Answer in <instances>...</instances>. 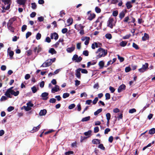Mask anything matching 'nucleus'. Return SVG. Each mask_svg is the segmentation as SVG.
I'll use <instances>...</instances> for the list:
<instances>
[{
  "label": "nucleus",
  "mask_w": 155,
  "mask_h": 155,
  "mask_svg": "<svg viewBox=\"0 0 155 155\" xmlns=\"http://www.w3.org/2000/svg\"><path fill=\"white\" fill-rule=\"evenodd\" d=\"M13 88V87H11L8 89L5 94V95L10 98H12V96L11 95H13L15 96H18L19 93V91H17L15 92L12 89Z\"/></svg>",
  "instance_id": "nucleus-1"
},
{
  "label": "nucleus",
  "mask_w": 155,
  "mask_h": 155,
  "mask_svg": "<svg viewBox=\"0 0 155 155\" xmlns=\"http://www.w3.org/2000/svg\"><path fill=\"white\" fill-rule=\"evenodd\" d=\"M96 53L98 54L96 56V58L98 59L106 55L107 53V50H105L101 48H100L96 52Z\"/></svg>",
  "instance_id": "nucleus-2"
},
{
  "label": "nucleus",
  "mask_w": 155,
  "mask_h": 155,
  "mask_svg": "<svg viewBox=\"0 0 155 155\" xmlns=\"http://www.w3.org/2000/svg\"><path fill=\"white\" fill-rule=\"evenodd\" d=\"M114 21L113 18H110L107 22V26L112 29L113 27L115 26L116 22L114 23Z\"/></svg>",
  "instance_id": "nucleus-3"
},
{
  "label": "nucleus",
  "mask_w": 155,
  "mask_h": 155,
  "mask_svg": "<svg viewBox=\"0 0 155 155\" xmlns=\"http://www.w3.org/2000/svg\"><path fill=\"white\" fill-rule=\"evenodd\" d=\"M72 60L73 61H75L76 62H80L82 60V58L81 56L78 57V55L74 54L72 58Z\"/></svg>",
  "instance_id": "nucleus-4"
},
{
  "label": "nucleus",
  "mask_w": 155,
  "mask_h": 155,
  "mask_svg": "<svg viewBox=\"0 0 155 155\" xmlns=\"http://www.w3.org/2000/svg\"><path fill=\"white\" fill-rule=\"evenodd\" d=\"M48 93L47 92H45L43 93L41 95V97L42 98V99L44 100H46L48 98Z\"/></svg>",
  "instance_id": "nucleus-5"
},
{
  "label": "nucleus",
  "mask_w": 155,
  "mask_h": 155,
  "mask_svg": "<svg viewBox=\"0 0 155 155\" xmlns=\"http://www.w3.org/2000/svg\"><path fill=\"white\" fill-rule=\"evenodd\" d=\"M84 26H82L81 24L79 25L76 24L74 25L75 28L78 31L81 29H84Z\"/></svg>",
  "instance_id": "nucleus-6"
},
{
  "label": "nucleus",
  "mask_w": 155,
  "mask_h": 155,
  "mask_svg": "<svg viewBox=\"0 0 155 155\" xmlns=\"http://www.w3.org/2000/svg\"><path fill=\"white\" fill-rule=\"evenodd\" d=\"M126 88V86L125 85L122 84L118 88V92L120 93L123 90H124Z\"/></svg>",
  "instance_id": "nucleus-7"
},
{
  "label": "nucleus",
  "mask_w": 155,
  "mask_h": 155,
  "mask_svg": "<svg viewBox=\"0 0 155 155\" xmlns=\"http://www.w3.org/2000/svg\"><path fill=\"white\" fill-rule=\"evenodd\" d=\"M127 10L126 9H125L124 10H123L122 12L120 13L119 15V18L120 19H121L123 18L125 16V14L127 12Z\"/></svg>",
  "instance_id": "nucleus-8"
},
{
  "label": "nucleus",
  "mask_w": 155,
  "mask_h": 155,
  "mask_svg": "<svg viewBox=\"0 0 155 155\" xmlns=\"http://www.w3.org/2000/svg\"><path fill=\"white\" fill-rule=\"evenodd\" d=\"M42 50V48L39 46H38V47H36L34 48V51L35 53L37 52V54H38Z\"/></svg>",
  "instance_id": "nucleus-9"
},
{
  "label": "nucleus",
  "mask_w": 155,
  "mask_h": 155,
  "mask_svg": "<svg viewBox=\"0 0 155 155\" xmlns=\"http://www.w3.org/2000/svg\"><path fill=\"white\" fill-rule=\"evenodd\" d=\"M53 36H54V39L55 40L58 39V34L56 32L51 34V39H53L54 38Z\"/></svg>",
  "instance_id": "nucleus-10"
},
{
  "label": "nucleus",
  "mask_w": 155,
  "mask_h": 155,
  "mask_svg": "<svg viewBox=\"0 0 155 155\" xmlns=\"http://www.w3.org/2000/svg\"><path fill=\"white\" fill-rule=\"evenodd\" d=\"M16 20V18L15 17H13L9 20L8 22L7 23L8 25H12L13 22Z\"/></svg>",
  "instance_id": "nucleus-11"
},
{
  "label": "nucleus",
  "mask_w": 155,
  "mask_h": 155,
  "mask_svg": "<svg viewBox=\"0 0 155 155\" xmlns=\"http://www.w3.org/2000/svg\"><path fill=\"white\" fill-rule=\"evenodd\" d=\"M59 86L58 85H55L54 88H53L51 89V92L54 93L56 92H57L58 91L60 90Z\"/></svg>",
  "instance_id": "nucleus-12"
},
{
  "label": "nucleus",
  "mask_w": 155,
  "mask_h": 155,
  "mask_svg": "<svg viewBox=\"0 0 155 155\" xmlns=\"http://www.w3.org/2000/svg\"><path fill=\"white\" fill-rule=\"evenodd\" d=\"M80 71V68H79L76 70L75 75L76 77L78 78H81Z\"/></svg>",
  "instance_id": "nucleus-13"
},
{
  "label": "nucleus",
  "mask_w": 155,
  "mask_h": 155,
  "mask_svg": "<svg viewBox=\"0 0 155 155\" xmlns=\"http://www.w3.org/2000/svg\"><path fill=\"white\" fill-rule=\"evenodd\" d=\"M96 15L94 13H90L88 16L87 19L90 21H91L95 18Z\"/></svg>",
  "instance_id": "nucleus-14"
},
{
  "label": "nucleus",
  "mask_w": 155,
  "mask_h": 155,
  "mask_svg": "<svg viewBox=\"0 0 155 155\" xmlns=\"http://www.w3.org/2000/svg\"><path fill=\"white\" fill-rule=\"evenodd\" d=\"M149 38V35L146 33L144 34V36L142 37V39L143 41H146L147 40H148Z\"/></svg>",
  "instance_id": "nucleus-15"
},
{
  "label": "nucleus",
  "mask_w": 155,
  "mask_h": 155,
  "mask_svg": "<svg viewBox=\"0 0 155 155\" xmlns=\"http://www.w3.org/2000/svg\"><path fill=\"white\" fill-rule=\"evenodd\" d=\"M75 49V46H73L71 47L67 48L66 49V51L68 52L71 53L73 52Z\"/></svg>",
  "instance_id": "nucleus-16"
},
{
  "label": "nucleus",
  "mask_w": 155,
  "mask_h": 155,
  "mask_svg": "<svg viewBox=\"0 0 155 155\" xmlns=\"http://www.w3.org/2000/svg\"><path fill=\"white\" fill-rule=\"evenodd\" d=\"M92 142L94 144H99L101 143V140L97 139H94L92 140Z\"/></svg>",
  "instance_id": "nucleus-17"
},
{
  "label": "nucleus",
  "mask_w": 155,
  "mask_h": 155,
  "mask_svg": "<svg viewBox=\"0 0 155 155\" xmlns=\"http://www.w3.org/2000/svg\"><path fill=\"white\" fill-rule=\"evenodd\" d=\"M47 113V110L45 109H43L40 110L39 113V115L40 116L45 115Z\"/></svg>",
  "instance_id": "nucleus-18"
},
{
  "label": "nucleus",
  "mask_w": 155,
  "mask_h": 155,
  "mask_svg": "<svg viewBox=\"0 0 155 155\" xmlns=\"http://www.w3.org/2000/svg\"><path fill=\"white\" fill-rule=\"evenodd\" d=\"M26 1V0H17V3L20 5H24Z\"/></svg>",
  "instance_id": "nucleus-19"
},
{
  "label": "nucleus",
  "mask_w": 155,
  "mask_h": 155,
  "mask_svg": "<svg viewBox=\"0 0 155 155\" xmlns=\"http://www.w3.org/2000/svg\"><path fill=\"white\" fill-rule=\"evenodd\" d=\"M7 28L9 30L13 33L14 32L15 28L14 27L12 26V25H7Z\"/></svg>",
  "instance_id": "nucleus-20"
},
{
  "label": "nucleus",
  "mask_w": 155,
  "mask_h": 155,
  "mask_svg": "<svg viewBox=\"0 0 155 155\" xmlns=\"http://www.w3.org/2000/svg\"><path fill=\"white\" fill-rule=\"evenodd\" d=\"M1 1L5 5H9V4L11 5L12 3L11 0H1Z\"/></svg>",
  "instance_id": "nucleus-21"
},
{
  "label": "nucleus",
  "mask_w": 155,
  "mask_h": 155,
  "mask_svg": "<svg viewBox=\"0 0 155 155\" xmlns=\"http://www.w3.org/2000/svg\"><path fill=\"white\" fill-rule=\"evenodd\" d=\"M104 63L103 61H100L98 65L100 67V69H102L104 67Z\"/></svg>",
  "instance_id": "nucleus-22"
},
{
  "label": "nucleus",
  "mask_w": 155,
  "mask_h": 155,
  "mask_svg": "<svg viewBox=\"0 0 155 155\" xmlns=\"http://www.w3.org/2000/svg\"><path fill=\"white\" fill-rule=\"evenodd\" d=\"M126 5L128 9L130 8L133 6L132 5H131V2L130 1H128L127 2L126 4Z\"/></svg>",
  "instance_id": "nucleus-23"
},
{
  "label": "nucleus",
  "mask_w": 155,
  "mask_h": 155,
  "mask_svg": "<svg viewBox=\"0 0 155 155\" xmlns=\"http://www.w3.org/2000/svg\"><path fill=\"white\" fill-rule=\"evenodd\" d=\"M48 52L51 53L52 54H56L57 53L56 51L54 48H51L48 51Z\"/></svg>",
  "instance_id": "nucleus-24"
},
{
  "label": "nucleus",
  "mask_w": 155,
  "mask_h": 155,
  "mask_svg": "<svg viewBox=\"0 0 155 155\" xmlns=\"http://www.w3.org/2000/svg\"><path fill=\"white\" fill-rule=\"evenodd\" d=\"M127 43V41H122L120 43V45L123 47L126 46Z\"/></svg>",
  "instance_id": "nucleus-25"
},
{
  "label": "nucleus",
  "mask_w": 155,
  "mask_h": 155,
  "mask_svg": "<svg viewBox=\"0 0 155 155\" xmlns=\"http://www.w3.org/2000/svg\"><path fill=\"white\" fill-rule=\"evenodd\" d=\"M90 118H91V117L89 116L87 117H85L83 118L82 119L81 121L82 122H85V121H88L90 120Z\"/></svg>",
  "instance_id": "nucleus-26"
},
{
  "label": "nucleus",
  "mask_w": 155,
  "mask_h": 155,
  "mask_svg": "<svg viewBox=\"0 0 155 155\" xmlns=\"http://www.w3.org/2000/svg\"><path fill=\"white\" fill-rule=\"evenodd\" d=\"M155 133V128H153L149 131V134H153Z\"/></svg>",
  "instance_id": "nucleus-27"
},
{
  "label": "nucleus",
  "mask_w": 155,
  "mask_h": 155,
  "mask_svg": "<svg viewBox=\"0 0 155 155\" xmlns=\"http://www.w3.org/2000/svg\"><path fill=\"white\" fill-rule=\"evenodd\" d=\"M103 109L101 108L98 109L96 111L94 112V114L95 116L97 115L100 113L102 110Z\"/></svg>",
  "instance_id": "nucleus-28"
},
{
  "label": "nucleus",
  "mask_w": 155,
  "mask_h": 155,
  "mask_svg": "<svg viewBox=\"0 0 155 155\" xmlns=\"http://www.w3.org/2000/svg\"><path fill=\"white\" fill-rule=\"evenodd\" d=\"M98 147L102 150H105V147H104L103 144L102 143H100L98 146Z\"/></svg>",
  "instance_id": "nucleus-29"
},
{
  "label": "nucleus",
  "mask_w": 155,
  "mask_h": 155,
  "mask_svg": "<svg viewBox=\"0 0 155 155\" xmlns=\"http://www.w3.org/2000/svg\"><path fill=\"white\" fill-rule=\"evenodd\" d=\"M148 63H146L144 64H143L142 68L146 71V69L148 68Z\"/></svg>",
  "instance_id": "nucleus-30"
},
{
  "label": "nucleus",
  "mask_w": 155,
  "mask_h": 155,
  "mask_svg": "<svg viewBox=\"0 0 155 155\" xmlns=\"http://www.w3.org/2000/svg\"><path fill=\"white\" fill-rule=\"evenodd\" d=\"M23 108H24L25 109V111H29L30 110H31V107H30L28 106L26 107L25 106H23V107L21 108V109H22Z\"/></svg>",
  "instance_id": "nucleus-31"
},
{
  "label": "nucleus",
  "mask_w": 155,
  "mask_h": 155,
  "mask_svg": "<svg viewBox=\"0 0 155 155\" xmlns=\"http://www.w3.org/2000/svg\"><path fill=\"white\" fill-rule=\"evenodd\" d=\"M10 5H8L6 7L5 5L3 6L2 7V9L4 10H7L10 8Z\"/></svg>",
  "instance_id": "nucleus-32"
},
{
  "label": "nucleus",
  "mask_w": 155,
  "mask_h": 155,
  "mask_svg": "<svg viewBox=\"0 0 155 155\" xmlns=\"http://www.w3.org/2000/svg\"><path fill=\"white\" fill-rule=\"evenodd\" d=\"M73 20L72 18H69L67 20V22L69 24V25H71L73 23Z\"/></svg>",
  "instance_id": "nucleus-33"
},
{
  "label": "nucleus",
  "mask_w": 155,
  "mask_h": 155,
  "mask_svg": "<svg viewBox=\"0 0 155 155\" xmlns=\"http://www.w3.org/2000/svg\"><path fill=\"white\" fill-rule=\"evenodd\" d=\"M8 98V97H7L6 96H3L1 97L0 99V101H5L7 100Z\"/></svg>",
  "instance_id": "nucleus-34"
},
{
  "label": "nucleus",
  "mask_w": 155,
  "mask_h": 155,
  "mask_svg": "<svg viewBox=\"0 0 155 155\" xmlns=\"http://www.w3.org/2000/svg\"><path fill=\"white\" fill-rule=\"evenodd\" d=\"M117 56L120 62H121L124 61V59L123 57H120L119 54L117 55Z\"/></svg>",
  "instance_id": "nucleus-35"
},
{
  "label": "nucleus",
  "mask_w": 155,
  "mask_h": 155,
  "mask_svg": "<svg viewBox=\"0 0 155 155\" xmlns=\"http://www.w3.org/2000/svg\"><path fill=\"white\" fill-rule=\"evenodd\" d=\"M27 55L28 56L31 55L32 54V50L31 49H29L26 52Z\"/></svg>",
  "instance_id": "nucleus-36"
},
{
  "label": "nucleus",
  "mask_w": 155,
  "mask_h": 155,
  "mask_svg": "<svg viewBox=\"0 0 155 155\" xmlns=\"http://www.w3.org/2000/svg\"><path fill=\"white\" fill-rule=\"evenodd\" d=\"M133 47L135 48L136 50H138L139 48L138 46L135 43H133L132 45Z\"/></svg>",
  "instance_id": "nucleus-37"
},
{
  "label": "nucleus",
  "mask_w": 155,
  "mask_h": 155,
  "mask_svg": "<svg viewBox=\"0 0 155 155\" xmlns=\"http://www.w3.org/2000/svg\"><path fill=\"white\" fill-rule=\"evenodd\" d=\"M105 99L106 100H108L110 99V95L109 93H107L105 94Z\"/></svg>",
  "instance_id": "nucleus-38"
},
{
  "label": "nucleus",
  "mask_w": 155,
  "mask_h": 155,
  "mask_svg": "<svg viewBox=\"0 0 155 155\" xmlns=\"http://www.w3.org/2000/svg\"><path fill=\"white\" fill-rule=\"evenodd\" d=\"M105 37L107 39H110L112 38L111 35L110 33H108L105 35Z\"/></svg>",
  "instance_id": "nucleus-39"
},
{
  "label": "nucleus",
  "mask_w": 155,
  "mask_h": 155,
  "mask_svg": "<svg viewBox=\"0 0 155 155\" xmlns=\"http://www.w3.org/2000/svg\"><path fill=\"white\" fill-rule=\"evenodd\" d=\"M129 17V16H127L125 18L123 21L125 23H128L129 22L128 20H130Z\"/></svg>",
  "instance_id": "nucleus-40"
},
{
  "label": "nucleus",
  "mask_w": 155,
  "mask_h": 155,
  "mask_svg": "<svg viewBox=\"0 0 155 155\" xmlns=\"http://www.w3.org/2000/svg\"><path fill=\"white\" fill-rule=\"evenodd\" d=\"M92 131L91 130H89L87 132H86L84 133V135L86 136H89L91 135Z\"/></svg>",
  "instance_id": "nucleus-41"
},
{
  "label": "nucleus",
  "mask_w": 155,
  "mask_h": 155,
  "mask_svg": "<svg viewBox=\"0 0 155 155\" xmlns=\"http://www.w3.org/2000/svg\"><path fill=\"white\" fill-rule=\"evenodd\" d=\"M31 89L33 93H36L37 91L36 87L35 86H34L31 87Z\"/></svg>",
  "instance_id": "nucleus-42"
},
{
  "label": "nucleus",
  "mask_w": 155,
  "mask_h": 155,
  "mask_svg": "<svg viewBox=\"0 0 155 155\" xmlns=\"http://www.w3.org/2000/svg\"><path fill=\"white\" fill-rule=\"evenodd\" d=\"M83 54L86 56H87L89 55V51L87 50L84 51L83 52Z\"/></svg>",
  "instance_id": "nucleus-43"
},
{
  "label": "nucleus",
  "mask_w": 155,
  "mask_h": 155,
  "mask_svg": "<svg viewBox=\"0 0 155 155\" xmlns=\"http://www.w3.org/2000/svg\"><path fill=\"white\" fill-rule=\"evenodd\" d=\"M81 71V72L83 74H87L88 73V71L86 69H82L80 68Z\"/></svg>",
  "instance_id": "nucleus-44"
},
{
  "label": "nucleus",
  "mask_w": 155,
  "mask_h": 155,
  "mask_svg": "<svg viewBox=\"0 0 155 155\" xmlns=\"http://www.w3.org/2000/svg\"><path fill=\"white\" fill-rule=\"evenodd\" d=\"M70 95L68 93H64L63 94V97L64 98H65L67 97H69Z\"/></svg>",
  "instance_id": "nucleus-45"
},
{
  "label": "nucleus",
  "mask_w": 155,
  "mask_h": 155,
  "mask_svg": "<svg viewBox=\"0 0 155 155\" xmlns=\"http://www.w3.org/2000/svg\"><path fill=\"white\" fill-rule=\"evenodd\" d=\"M39 129L37 127H33L32 130L31 131V133H34L35 132L37 131Z\"/></svg>",
  "instance_id": "nucleus-46"
},
{
  "label": "nucleus",
  "mask_w": 155,
  "mask_h": 155,
  "mask_svg": "<svg viewBox=\"0 0 155 155\" xmlns=\"http://www.w3.org/2000/svg\"><path fill=\"white\" fill-rule=\"evenodd\" d=\"M95 11L97 13H100L101 12V10L99 7H96L95 8Z\"/></svg>",
  "instance_id": "nucleus-47"
},
{
  "label": "nucleus",
  "mask_w": 155,
  "mask_h": 155,
  "mask_svg": "<svg viewBox=\"0 0 155 155\" xmlns=\"http://www.w3.org/2000/svg\"><path fill=\"white\" fill-rule=\"evenodd\" d=\"M118 14V12L117 10L114 11L112 13V15L114 17L117 16Z\"/></svg>",
  "instance_id": "nucleus-48"
},
{
  "label": "nucleus",
  "mask_w": 155,
  "mask_h": 155,
  "mask_svg": "<svg viewBox=\"0 0 155 155\" xmlns=\"http://www.w3.org/2000/svg\"><path fill=\"white\" fill-rule=\"evenodd\" d=\"M14 53L13 51H10L9 53V55L10 56V58L11 59L12 58L13 55H14Z\"/></svg>",
  "instance_id": "nucleus-49"
},
{
  "label": "nucleus",
  "mask_w": 155,
  "mask_h": 155,
  "mask_svg": "<svg viewBox=\"0 0 155 155\" xmlns=\"http://www.w3.org/2000/svg\"><path fill=\"white\" fill-rule=\"evenodd\" d=\"M107 120H110V119L111 115L109 113H107L106 115Z\"/></svg>",
  "instance_id": "nucleus-50"
},
{
  "label": "nucleus",
  "mask_w": 155,
  "mask_h": 155,
  "mask_svg": "<svg viewBox=\"0 0 155 155\" xmlns=\"http://www.w3.org/2000/svg\"><path fill=\"white\" fill-rule=\"evenodd\" d=\"M27 26L26 25H23L21 27V31L22 32L24 31L27 29Z\"/></svg>",
  "instance_id": "nucleus-51"
},
{
  "label": "nucleus",
  "mask_w": 155,
  "mask_h": 155,
  "mask_svg": "<svg viewBox=\"0 0 155 155\" xmlns=\"http://www.w3.org/2000/svg\"><path fill=\"white\" fill-rule=\"evenodd\" d=\"M31 8L33 9H35L37 7V5L35 2L32 3L31 4Z\"/></svg>",
  "instance_id": "nucleus-52"
},
{
  "label": "nucleus",
  "mask_w": 155,
  "mask_h": 155,
  "mask_svg": "<svg viewBox=\"0 0 155 155\" xmlns=\"http://www.w3.org/2000/svg\"><path fill=\"white\" fill-rule=\"evenodd\" d=\"M75 106V105L74 104H72L69 105L68 108L69 109H71L74 108Z\"/></svg>",
  "instance_id": "nucleus-53"
},
{
  "label": "nucleus",
  "mask_w": 155,
  "mask_h": 155,
  "mask_svg": "<svg viewBox=\"0 0 155 155\" xmlns=\"http://www.w3.org/2000/svg\"><path fill=\"white\" fill-rule=\"evenodd\" d=\"M41 34L39 33H38L36 35V38L37 40H39L41 38Z\"/></svg>",
  "instance_id": "nucleus-54"
},
{
  "label": "nucleus",
  "mask_w": 155,
  "mask_h": 155,
  "mask_svg": "<svg viewBox=\"0 0 155 155\" xmlns=\"http://www.w3.org/2000/svg\"><path fill=\"white\" fill-rule=\"evenodd\" d=\"M14 107L13 106L9 107L7 109V110L8 112H11L14 110Z\"/></svg>",
  "instance_id": "nucleus-55"
},
{
  "label": "nucleus",
  "mask_w": 155,
  "mask_h": 155,
  "mask_svg": "<svg viewBox=\"0 0 155 155\" xmlns=\"http://www.w3.org/2000/svg\"><path fill=\"white\" fill-rule=\"evenodd\" d=\"M56 101V99L54 98H51L49 101V102L51 103H54Z\"/></svg>",
  "instance_id": "nucleus-56"
},
{
  "label": "nucleus",
  "mask_w": 155,
  "mask_h": 155,
  "mask_svg": "<svg viewBox=\"0 0 155 155\" xmlns=\"http://www.w3.org/2000/svg\"><path fill=\"white\" fill-rule=\"evenodd\" d=\"M110 129L109 128H106L104 132V133L105 134H107L110 131Z\"/></svg>",
  "instance_id": "nucleus-57"
},
{
  "label": "nucleus",
  "mask_w": 155,
  "mask_h": 155,
  "mask_svg": "<svg viewBox=\"0 0 155 155\" xmlns=\"http://www.w3.org/2000/svg\"><path fill=\"white\" fill-rule=\"evenodd\" d=\"M31 32L28 31L26 34V38H28L31 35Z\"/></svg>",
  "instance_id": "nucleus-58"
},
{
  "label": "nucleus",
  "mask_w": 155,
  "mask_h": 155,
  "mask_svg": "<svg viewBox=\"0 0 155 155\" xmlns=\"http://www.w3.org/2000/svg\"><path fill=\"white\" fill-rule=\"evenodd\" d=\"M136 111V110L134 108H132L129 110V112L130 113H133L134 112H135Z\"/></svg>",
  "instance_id": "nucleus-59"
},
{
  "label": "nucleus",
  "mask_w": 155,
  "mask_h": 155,
  "mask_svg": "<svg viewBox=\"0 0 155 155\" xmlns=\"http://www.w3.org/2000/svg\"><path fill=\"white\" fill-rule=\"evenodd\" d=\"M99 131V128L98 127H96L94 128V132L97 133Z\"/></svg>",
  "instance_id": "nucleus-60"
},
{
  "label": "nucleus",
  "mask_w": 155,
  "mask_h": 155,
  "mask_svg": "<svg viewBox=\"0 0 155 155\" xmlns=\"http://www.w3.org/2000/svg\"><path fill=\"white\" fill-rule=\"evenodd\" d=\"M74 153V152L73 151H68L66 152L65 153L66 155H69L70 154H72Z\"/></svg>",
  "instance_id": "nucleus-61"
},
{
  "label": "nucleus",
  "mask_w": 155,
  "mask_h": 155,
  "mask_svg": "<svg viewBox=\"0 0 155 155\" xmlns=\"http://www.w3.org/2000/svg\"><path fill=\"white\" fill-rule=\"evenodd\" d=\"M125 71L126 72H128L131 70V68L130 67H126L125 68Z\"/></svg>",
  "instance_id": "nucleus-62"
},
{
  "label": "nucleus",
  "mask_w": 155,
  "mask_h": 155,
  "mask_svg": "<svg viewBox=\"0 0 155 155\" xmlns=\"http://www.w3.org/2000/svg\"><path fill=\"white\" fill-rule=\"evenodd\" d=\"M68 30L66 28H64L62 29L61 32L62 33L65 34L67 33L68 31Z\"/></svg>",
  "instance_id": "nucleus-63"
},
{
  "label": "nucleus",
  "mask_w": 155,
  "mask_h": 155,
  "mask_svg": "<svg viewBox=\"0 0 155 155\" xmlns=\"http://www.w3.org/2000/svg\"><path fill=\"white\" fill-rule=\"evenodd\" d=\"M98 101V97H96L92 102L93 104H96L97 103V102Z\"/></svg>",
  "instance_id": "nucleus-64"
}]
</instances>
